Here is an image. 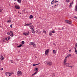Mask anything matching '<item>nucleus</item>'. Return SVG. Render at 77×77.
I'll return each mask as SVG.
<instances>
[{
    "label": "nucleus",
    "mask_w": 77,
    "mask_h": 77,
    "mask_svg": "<svg viewBox=\"0 0 77 77\" xmlns=\"http://www.w3.org/2000/svg\"><path fill=\"white\" fill-rule=\"evenodd\" d=\"M30 45H33L34 48H35L36 47V45L35 44V43L34 42H31L29 43Z\"/></svg>",
    "instance_id": "nucleus-1"
},
{
    "label": "nucleus",
    "mask_w": 77,
    "mask_h": 77,
    "mask_svg": "<svg viewBox=\"0 0 77 77\" xmlns=\"http://www.w3.org/2000/svg\"><path fill=\"white\" fill-rule=\"evenodd\" d=\"M46 64L48 66H51L53 63L51 61H47L46 62Z\"/></svg>",
    "instance_id": "nucleus-2"
},
{
    "label": "nucleus",
    "mask_w": 77,
    "mask_h": 77,
    "mask_svg": "<svg viewBox=\"0 0 77 77\" xmlns=\"http://www.w3.org/2000/svg\"><path fill=\"white\" fill-rule=\"evenodd\" d=\"M22 72L20 71H19L17 72V75L20 76V75H22Z\"/></svg>",
    "instance_id": "nucleus-3"
},
{
    "label": "nucleus",
    "mask_w": 77,
    "mask_h": 77,
    "mask_svg": "<svg viewBox=\"0 0 77 77\" xmlns=\"http://www.w3.org/2000/svg\"><path fill=\"white\" fill-rule=\"evenodd\" d=\"M15 8L16 9H20V7L19 5H15Z\"/></svg>",
    "instance_id": "nucleus-4"
},
{
    "label": "nucleus",
    "mask_w": 77,
    "mask_h": 77,
    "mask_svg": "<svg viewBox=\"0 0 77 77\" xmlns=\"http://www.w3.org/2000/svg\"><path fill=\"white\" fill-rule=\"evenodd\" d=\"M49 53V49H47L45 51V54H47Z\"/></svg>",
    "instance_id": "nucleus-5"
},
{
    "label": "nucleus",
    "mask_w": 77,
    "mask_h": 77,
    "mask_svg": "<svg viewBox=\"0 0 77 77\" xmlns=\"http://www.w3.org/2000/svg\"><path fill=\"white\" fill-rule=\"evenodd\" d=\"M64 66H65V65H66V66H69V63H64Z\"/></svg>",
    "instance_id": "nucleus-6"
},
{
    "label": "nucleus",
    "mask_w": 77,
    "mask_h": 77,
    "mask_svg": "<svg viewBox=\"0 0 77 77\" xmlns=\"http://www.w3.org/2000/svg\"><path fill=\"white\" fill-rule=\"evenodd\" d=\"M0 59V60H3L4 59V57H3V56L1 55Z\"/></svg>",
    "instance_id": "nucleus-7"
},
{
    "label": "nucleus",
    "mask_w": 77,
    "mask_h": 77,
    "mask_svg": "<svg viewBox=\"0 0 77 77\" xmlns=\"http://www.w3.org/2000/svg\"><path fill=\"white\" fill-rule=\"evenodd\" d=\"M37 71V72H38V68H36L35 69H34V71L35 72V71Z\"/></svg>",
    "instance_id": "nucleus-8"
},
{
    "label": "nucleus",
    "mask_w": 77,
    "mask_h": 77,
    "mask_svg": "<svg viewBox=\"0 0 77 77\" xmlns=\"http://www.w3.org/2000/svg\"><path fill=\"white\" fill-rule=\"evenodd\" d=\"M23 46V44H20L19 46H17V48H19V47H21Z\"/></svg>",
    "instance_id": "nucleus-9"
},
{
    "label": "nucleus",
    "mask_w": 77,
    "mask_h": 77,
    "mask_svg": "<svg viewBox=\"0 0 77 77\" xmlns=\"http://www.w3.org/2000/svg\"><path fill=\"white\" fill-rule=\"evenodd\" d=\"M26 34V35L27 36V35H29V33H30V32L29 31H28V32H26V33H25Z\"/></svg>",
    "instance_id": "nucleus-10"
},
{
    "label": "nucleus",
    "mask_w": 77,
    "mask_h": 77,
    "mask_svg": "<svg viewBox=\"0 0 77 77\" xmlns=\"http://www.w3.org/2000/svg\"><path fill=\"white\" fill-rule=\"evenodd\" d=\"M33 18V16L32 15H31L29 16V18L30 19H32V18Z\"/></svg>",
    "instance_id": "nucleus-11"
},
{
    "label": "nucleus",
    "mask_w": 77,
    "mask_h": 77,
    "mask_svg": "<svg viewBox=\"0 0 77 77\" xmlns=\"http://www.w3.org/2000/svg\"><path fill=\"white\" fill-rule=\"evenodd\" d=\"M30 29L33 30V29H34V26H30Z\"/></svg>",
    "instance_id": "nucleus-12"
},
{
    "label": "nucleus",
    "mask_w": 77,
    "mask_h": 77,
    "mask_svg": "<svg viewBox=\"0 0 77 77\" xmlns=\"http://www.w3.org/2000/svg\"><path fill=\"white\" fill-rule=\"evenodd\" d=\"M17 1L18 2V3H21V0H17Z\"/></svg>",
    "instance_id": "nucleus-13"
},
{
    "label": "nucleus",
    "mask_w": 77,
    "mask_h": 77,
    "mask_svg": "<svg viewBox=\"0 0 77 77\" xmlns=\"http://www.w3.org/2000/svg\"><path fill=\"white\" fill-rule=\"evenodd\" d=\"M11 20H8L7 21V23H11Z\"/></svg>",
    "instance_id": "nucleus-14"
},
{
    "label": "nucleus",
    "mask_w": 77,
    "mask_h": 77,
    "mask_svg": "<svg viewBox=\"0 0 77 77\" xmlns=\"http://www.w3.org/2000/svg\"><path fill=\"white\" fill-rule=\"evenodd\" d=\"M74 49L75 53H76V54H77V49H76V48H75V47Z\"/></svg>",
    "instance_id": "nucleus-15"
},
{
    "label": "nucleus",
    "mask_w": 77,
    "mask_h": 77,
    "mask_svg": "<svg viewBox=\"0 0 77 77\" xmlns=\"http://www.w3.org/2000/svg\"><path fill=\"white\" fill-rule=\"evenodd\" d=\"M32 30V33H35V29H33Z\"/></svg>",
    "instance_id": "nucleus-16"
},
{
    "label": "nucleus",
    "mask_w": 77,
    "mask_h": 77,
    "mask_svg": "<svg viewBox=\"0 0 77 77\" xmlns=\"http://www.w3.org/2000/svg\"><path fill=\"white\" fill-rule=\"evenodd\" d=\"M75 9L76 11L77 12V5H76V6H75Z\"/></svg>",
    "instance_id": "nucleus-17"
},
{
    "label": "nucleus",
    "mask_w": 77,
    "mask_h": 77,
    "mask_svg": "<svg viewBox=\"0 0 77 77\" xmlns=\"http://www.w3.org/2000/svg\"><path fill=\"white\" fill-rule=\"evenodd\" d=\"M49 35L50 36H51L52 35V32H49Z\"/></svg>",
    "instance_id": "nucleus-18"
},
{
    "label": "nucleus",
    "mask_w": 77,
    "mask_h": 77,
    "mask_svg": "<svg viewBox=\"0 0 77 77\" xmlns=\"http://www.w3.org/2000/svg\"><path fill=\"white\" fill-rule=\"evenodd\" d=\"M66 59H65L64 60V63H66Z\"/></svg>",
    "instance_id": "nucleus-19"
},
{
    "label": "nucleus",
    "mask_w": 77,
    "mask_h": 77,
    "mask_svg": "<svg viewBox=\"0 0 77 77\" xmlns=\"http://www.w3.org/2000/svg\"><path fill=\"white\" fill-rule=\"evenodd\" d=\"M68 24H71L72 23V22L71 21H68Z\"/></svg>",
    "instance_id": "nucleus-20"
},
{
    "label": "nucleus",
    "mask_w": 77,
    "mask_h": 77,
    "mask_svg": "<svg viewBox=\"0 0 77 77\" xmlns=\"http://www.w3.org/2000/svg\"><path fill=\"white\" fill-rule=\"evenodd\" d=\"M53 53L54 54H55V53H56V50H53Z\"/></svg>",
    "instance_id": "nucleus-21"
},
{
    "label": "nucleus",
    "mask_w": 77,
    "mask_h": 77,
    "mask_svg": "<svg viewBox=\"0 0 77 77\" xmlns=\"http://www.w3.org/2000/svg\"><path fill=\"white\" fill-rule=\"evenodd\" d=\"M71 56V54H69L67 55V56L68 57H69V56Z\"/></svg>",
    "instance_id": "nucleus-22"
},
{
    "label": "nucleus",
    "mask_w": 77,
    "mask_h": 77,
    "mask_svg": "<svg viewBox=\"0 0 77 77\" xmlns=\"http://www.w3.org/2000/svg\"><path fill=\"white\" fill-rule=\"evenodd\" d=\"M71 0H66V2L67 3H69V2H70V1Z\"/></svg>",
    "instance_id": "nucleus-23"
},
{
    "label": "nucleus",
    "mask_w": 77,
    "mask_h": 77,
    "mask_svg": "<svg viewBox=\"0 0 77 77\" xmlns=\"http://www.w3.org/2000/svg\"><path fill=\"white\" fill-rule=\"evenodd\" d=\"M3 41H5V42H6V41H6V38H4Z\"/></svg>",
    "instance_id": "nucleus-24"
},
{
    "label": "nucleus",
    "mask_w": 77,
    "mask_h": 77,
    "mask_svg": "<svg viewBox=\"0 0 77 77\" xmlns=\"http://www.w3.org/2000/svg\"><path fill=\"white\" fill-rule=\"evenodd\" d=\"M10 36H12V37L13 36H14V34H13V33H12V34H11L10 35Z\"/></svg>",
    "instance_id": "nucleus-25"
},
{
    "label": "nucleus",
    "mask_w": 77,
    "mask_h": 77,
    "mask_svg": "<svg viewBox=\"0 0 77 77\" xmlns=\"http://www.w3.org/2000/svg\"><path fill=\"white\" fill-rule=\"evenodd\" d=\"M9 72H5V75H8V74H9Z\"/></svg>",
    "instance_id": "nucleus-26"
},
{
    "label": "nucleus",
    "mask_w": 77,
    "mask_h": 77,
    "mask_svg": "<svg viewBox=\"0 0 77 77\" xmlns=\"http://www.w3.org/2000/svg\"><path fill=\"white\" fill-rule=\"evenodd\" d=\"M22 42V44H24V43H25V42H24V41H22L21 42Z\"/></svg>",
    "instance_id": "nucleus-27"
},
{
    "label": "nucleus",
    "mask_w": 77,
    "mask_h": 77,
    "mask_svg": "<svg viewBox=\"0 0 77 77\" xmlns=\"http://www.w3.org/2000/svg\"><path fill=\"white\" fill-rule=\"evenodd\" d=\"M37 74V71H36L35 73H33V74L34 75H35V74Z\"/></svg>",
    "instance_id": "nucleus-28"
},
{
    "label": "nucleus",
    "mask_w": 77,
    "mask_h": 77,
    "mask_svg": "<svg viewBox=\"0 0 77 77\" xmlns=\"http://www.w3.org/2000/svg\"><path fill=\"white\" fill-rule=\"evenodd\" d=\"M10 62H11V63H13V62H14V61H13L12 60H11Z\"/></svg>",
    "instance_id": "nucleus-29"
},
{
    "label": "nucleus",
    "mask_w": 77,
    "mask_h": 77,
    "mask_svg": "<svg viewBox=\"0 0 77 77\" xmlns=\"http://www.w3.org/2000/svg\"><path fill=\"white\" fill-rule=\"evenodd\" d=\"M72 7V5H71V4H70L69 6V8H71Z\"/></svg>",
    "instance_id": "nucleus-30"
},
{
    "label": "nucleus",
    "mask_w": 77,
    "mask_h": 77,
    "mask_svg": "<svg viewBox=\"0 0 77 77\" xmlns=\"http://www.w3.org/2000/svg\"><path fill=\"white\" fill-rule=\"evenodd\" d=\"M36 65H38V64H33L32 66H36Z\"/></svg>",
    "instance_id": "nucleus-31"
},
{
    "label": "nucleus",
    "mask_w": 77,
    "mask_h": 77,
    "mask_svg": "<svg viewBox=\"0 0 77 77\" xmlns=\"http://www.w3.org/2000/svg\"><path fill=\"white\" fill-rule=\"evenodd\" d=\"M7 38L9 39H11V36L9 35L8 36V37H7Z\"/></svg>",
    "instance_id": "nucleus-32"
},
{
    "label": "nucleus",
    "mask_w": 77,
    "mask_h": 77,
    "mask_svg": "<svg viewBox=\"0 0 77 77\" xmlns=\"http://www.w3.org/2000/svg\"><path fill=\"white\" fill-rule=\"evenodd\" d=\"M6 41H8V40H9V39L8 37L6 38Z\"/></svg>",
    "instance_id": "nucleus-33"
},
{
    "label": "nucleus",
    "mask_w": 77,
    "mask_h": 77,
    "mask_svg": "<svg viewBox=\"0 0 77 77\" xmlns=\"http://www.w3.org/2000/svg\"><path fill=\"white\" fill-rule=\"evenodd\" d=\"M65 22L66 23H68V20H65Z\"/></svg>",
    "instance_id": "nucleus-34"
},
{
    "label": "nucleus",
    "mask_w": 77,
    "mask_h": 77,
    "mask_svg": "<svg viewBox=\"0 0 77 77\" xmlns=\"http://www.w3.org/2000/svg\"><path fill=\"white\" fill-rule=\"evenodd\" d=\"M2 11H3V9L0 8V12H2Z\"/></svg>",
    "instance_id": "nucleus-35"
},
{
    "label": "nucleus",
    "mask_w": 77,
    "mask_h": 77,
    "mask_svg": "<svg viewBox=\"0 0 77 77\" xmlns=\"http://www.w3.org/2000/svg\"><path fill=\"white\" fill-rule=\"evenodd\" d=\"M10 32L11 33V34L13 33V32H12V31H10Z\"/></svg>",
    "instance_id": "nucleus-36"
},
{
    "label": "nucleus",
    "mask_w": 77,
    "mask_h": 77,
    "mask_svg": "<svg viewBox=\"0 0 77 77\" xmlns=\"http://www.w3.org/2000/svg\"><path fill=\"white\" fill-rule=\"evenodd\" d=\"M52 33H54L55 32V31H54V30H53L52 31Z\"/></svg>",
    "instance_id": "nucleus-37"
},
{
    "label": "nucleus",
    "mask_w": 77,
    "mask_h": 77,
    "mask_svg": "<svg viewBox=\"0 0 77 77\" xmlns=\"http://www.w3.org/2000/svg\"><path fill=\"white\" fill-rule=\"evenodd\" d=\"M44 33L46 34V33H47V32H46V31H44Z\"/></svg>",
    "instance_id": "nucleus-38"
},
{
    "label": "nucleus",
    "mask_w": 77,
    "mask_h": 77,
    "mask_svg": "<svg viewBox=\"0 0 77 77\" xmlns=\"http://www.w3.org/2000/svg\"><path fill=\"white\" fill-rule=\"evenodd\" d=\"M7 35H10V32H7Z\"/></svg>",
    "instance_id": "nucleus-39"
},
{
    "label": "nucleus",
    "mask_w": 77,
    "mask_h": 77,
    "mask_svg": "<svg viewBox=\"0 0 77 77\" xmlns=\"http://www.w3.org/2000/svg\"><path fill=\"white\" fill-rule=\"evenodd\" d=\"M8 74H10V75H12V73L9 72V73H8Z\"/></svg>",
    "instance_id": "nucleus-40"
},
{
    "label": "nucleus",
    "mask_w": 77,
    "mask_h": 77,
    "mask_svg": "<svg viewBox=\"0 0 77 77\" xmlns=\"http://www.w3.org/2000/svg\"><path fill=\"white\" fill-rule=\"evenodd\" d=\"M10 27L11 28H12V25H11Z\"/></svg>",
    "instance_id": "nucleus-41"
},
{
    "label": "nucleus",
    "mask_w": 77,
    "mask_h": 77,
    "mask_svg": "<svg viewBox=\"0 0 77 77\" xmlns=\"http://www.w3.org/2000/svg\"><path fill=\"white\" fill-rule=\"evenodd\" d=\"M23 35H25V36H26V33H23Z\"/></svg>",
    "instance_id": "nucleus-42"
},
{
    "label": "nucleus",
    "mask_w": 77,
    "mask_h": 77,
    "mask_svg": "<svg viewBox=\"0 0 77 77\" xmlns=\"http://www.w3.org/2000/svg\"><path fill=\"white\" fill-rule=\"evenodd\" d=\"M74 18H75L76 19H77V17L76 16H75Z\"/></svg>",
    "instance_id": "nucleus-43"
},
{
    "label": "nucleus",
    "mask_w": 77,
    "mask_h": 77,
    "mask_svg": "<svg viewBox=\"0 0 77 77\" xmlns=\"http://www.w3.org/2000/svg\"><path fill=\"white\" fill-rule=\"evenodd\" d=\"M26 26H29V24H26Z\"/></svg>",
    "instance_id": "nucleus-44"
},
{
    "label": "nucleus",
    "mask_w": 77,
    "mask_h": 77,
    "mask_svg": "<svg viewBox=\"0 0 77 77\" xmlns=\"http://www.w3.org/2000/svg\"><path fill=\"white\" fill-rule=\"evenodd\" d=\"M68 67H70L71 68H72V66H69Z\"/></svg>",
    "instance_id": "nucleus-45"
},
{
    "label": "nucleus",
    "mask_w": 77,
    "mask_h": 77,
    "mask_svg": "<svg viewBox=\"0 0 77 77\" xmlns=\"http://www.w3.org/2000/svg\"><path fill=\"white\" fill-rule=\"evenodd\" d=\"M1 71H3V69L2 68L1 69Z\"/></svg>",
    "instance_id": "nucleus-46"
},
{
    "label": "nucleus",
    "mask_w": 77,
    "mask_h": 77,
    "mask_svg": "<svg viewBox=\"0 0 77 77\" xmlns=\"http://www.w3.org/2000/svg\"><path fill=\"white\" fill-rule=\"evenodd\" d=\"M32 24V23H30L29 24V25H31Z\"/></svg>",
    "instance_id": "nucleus-47"
},
{
    "label": "nucleus",
    "mask_w": 77,
    "mask_h": 77,
    "mask_svg": "<svg viewBox=\"0 0 77 77\" xmlns=\"http://www.w3.org/2000/svg\"><path fill=\"white\" fill-rule=\"evenodd\" d=\"M57 2V1L55 0V1H54V3H56Z\"/></svg>",
    "instance_id": "nucleus-48"
},
{
    "label": "nucleus",
    "mask_w": 77,
    "mask_h": 77,
    "mask_svg": "<svg viewBox=\"0 0 77 77\" xmlns=\"http://www.w3.org/2000/svg\"><path fill=\"white\" fill-rule=\"evenodd\" d=\"M67 57H68V56H67V57H65V59H66V58H67Z\"/></svg>",
    "instance_id": "nucleus-49"
},
{
    "label": "nucleus",
    "mask_w": 77,
    "mask_h": 77,
    "mask_svg": "<svg viewBox=\"0 0 77 77\" xmlns=\"http://www.w3.org/2000/svg\"><path fill=\"white\" fill-rule=\"evenodd\" d=\"M54 0H53L52 2H53V3H54Z\"/></svg>",
    "instance_id": "nucleus-50"
},
{
    "label": "nucleus",
    "mask_w": 77,
    "mask_h": 77,
    "mask_svg": "<svg viewBox=\"0 0 77 77\" xmlns=\"http://www.w3.org/2000/svg\"><path fill=\"white\" fill-rule=\"evenodd\" d=\"M51 4H52V5H53V4H54L53 2H53H51Z\"/></svg>",
    "instance_id": "nucleus-51"
},
{
    "label": "nucleus",
    "mask_w": 77,
    "mask_h": 77,
    "mask_svg": "<svg viewBox=\"0 0 77 77\" xmlns=\"http://www.w3.org/2000/svg\"><path fill=\"white\" fill-rule=\"evenodd\" d=\"M33 75H33V74H32V76L33 77Z\"/></svg>",
    "instance_id": "nucleus-52"
},
{
    "label": "nucleus",
    "mask_w": 77,
    "mask_h": 77,
    "mask_svg": "<svg viewBox=\"0 0 77 77\" xmlns=\"http://www.w3.org/2000/svg\"><path fill=\"white\" fill-rule=\"evenodd\" d=\"M69 52H71V49L69 50Z\"/></svg>",
    "instance_id": "nucleus-53"
},
{
    "label": "nucleus",
    "mask_w": 77,
    "mask_h": 77,
    "mask_svg": "<svg viewBox=\"0 0 77 77\" xmlns=\"http://www.w3.org/2000/svg\"><path fill=\"white\" fill-rule=\"evenodd\" d=\"M9 20H11V18L9 17Z\"/></svg>",
    "instance_id": "nucleus-54"
},
{
    "label": "nucleus",
    "mask_w": 77,
    "mask_h": 77,
    "mask_svg": "<svg viewBox=\"0 0 77 77\" xmlns=\"http://www.w3.org/2000/svg\"><path fill=\"white\" fill-rule=\"evenodd\" d=\"M62 29L63 30V29H64V28H63V27H62Z\"/></svg>",
    "instance_id": "nucleus-55"
},
{
    "label": "nucleus",
    "mask_w": 77,
    "mask_h": 77,
    "mask_svg": "<svg viewBox=\"0 0 77 77\" xmlns=\"http://www.w3.org/2000/svg\"><path fill=\"white\" fill-rule=\"evenodd\" d=\"M56 6H57L56 5H55V6H56V7L55 8H57V7H56Z\"/></svg>",
    "instance_id": "nucleus-56"
},
{
    "label": "nucleus",
    "mask_w": 77,
    "mask_h": 77,
    "mask_svg": "<svg viewBox=\"0 0 77 77\" xmlns=\"http://www.w3.org/2000/svg\"><path fill=\"white\" fill-rule=\"evenodd\" d=\"M37 64V65H39V64H40V63H38V64Z\"/></svg>",
    "instance_id": "nucleus-57"
},
{
    "label": "nucleus",
    "mask_w": 77,
    "mask_h": 77,
    "mask_svg": "<svg viewBox=\"0 0 77 77\" xmlns=\"http://www.w3.org/2000/svg\"><path fill=\"white\" fill-rule=\"evenodd\" d=\"M71 5H72V3H70Z\"/></svg>",
    "instance_id": "nucleus-58"
},
{
    "label": "nucleus",
    "mask_w": 77,
    "mask_h": 77,
    "mask_svg": "<svg viewBox=\"0 0 77 77\" xmlns=\"http://www.w3.org/2000/svg\"><path fill=\"white\" fill-rule=\"evenodd\" d=\"M71 5H72V3H70Z\"/></svg>",
    "instance_id": "nucleus-59"
},
{
    "label": "nucleus",
    "mask_w": 77,
    "mask_h": 77,
    "mask_svg": "<svg viewBox=\"0 0 77 77\" xmlns=\"http://www.w3.org/2000/svg\"><path fill=\"white\" fill-rule=\"evenodd\" d=\"M57 2V3H58V1H57V2Z\"/></svg>",
    "instance_id": "nucleus-60"
},
{
    "label": "nucleus",
    "mask_w": 77,
    "mask_h": 77,
    "mask_svg": "<svg viewBox=\"0 0 77 77\" xmlns=\"http://www.w3.org/2000/svg\"><path fill=\"white\" fill-rule=\"evenodd\" d=\"M18 13H19L20 12V11H18Z\"/></svg>",
    "instance_id": "nucleus-61"
},
{
    "label": "nucleus",
    "mask_w": 77,
    "mask_h": 77,
    "mask_svg": "<svg viewBox=\"0 0 77 77\" xmlns=\"http://www.w3.org/2000/svg\"><path fill=\"white\" fill-rule=\"evenodd\" d=\"M9 76H11V75H9Z\"/></svg>",
    "instance_id": "nucleus-62"
},
{
    "label": "nucleus",
    "mask_w": 77,
    "mask_h": 77,
    "mask_svg": "<svg viewBox=\"0 0 77 77\" xmlns=\"http://www.w3.org/2000/svg\"><path fill=\"white\" fill-rule=\"evenodd\" d=\"M14 0V1H16V0Z\"/></svg>",
    "instance_id": "nucleus-63"
},
{
    "label": "nucleus",
    "mask_w": 77,
    "mask_h": 77,
    "mask_svg": "<svg viewBox=\"0 0 77 77\" xmlns=\"http://www.w3.org/2000/svg\"><path fill=\"white\" fill-rule=\"evenodd\" d=\"M52 8H53V6H52Z\"/></svg>",
    "instance_id": "nucleus-64"
}]
</instances>
